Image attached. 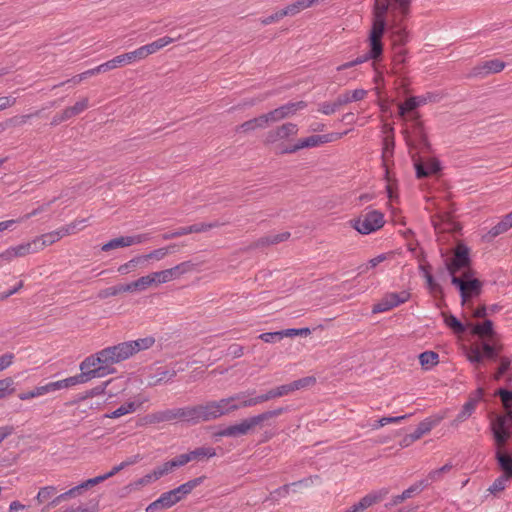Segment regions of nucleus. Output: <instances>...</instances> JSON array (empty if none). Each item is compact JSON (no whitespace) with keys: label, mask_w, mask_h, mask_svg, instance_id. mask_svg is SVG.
I'll return each instance as SVG.
<instances>
[{"label":"nucleus","mask_w":512,"mask_h":512,"mask_svg":"<svg viewBox=\"0 0 512 512\" xmlns=\"http://www.w3.org/2000/svg\"><path fill=\"white\" fill-rule=\"evenodd\" d=\"M497 395H499L502 401L506 414L496 417L491 423V431L497 448L495 457L504 472L502 475L512 478V455L503 452L511 437L509 421H512V391L501 388L498 390Z\"/></svg>","instance_id":"nucleus-1"},{"label":"nucleus","mask_w":512,"mask_h":512,"mask_svg":"<svg viewBox=\"0 0 512 512\" xmlns=\"http://www.w3.org/2000/svg\"><path fill=\"white\" fill-rule=\"evenodd\" d=\"M472 333L483 339L480 343H473L465 350L467 360L474 366L475 370H480L484 365V360H497L501 351V345L496 339V333L493 329V322L485 320L477 323L472 328Z\"/></svg>","instance_id":"nucleus-2"},{"label":"nucleus","mask_w":512,"mask_h":512,"mask_svg":"<svg viewBox=\"0 0 512 512\" xmlns=\"http://www.w3.org/2000/svg\"><path fill=\"white\" fill-rule=\"evenodd\" d=\"M285 408L280 407L274 410L265 411L258 415H254L243 419L240 423L233 424L225 427L218 432L221 437H240L250 434L256 426L261 425L263 422L280 416L285 412Z\"/></svg>","instance_id":"nucleus-3"},{"label":"nucleus","mask_w":512,"mask_h":512,"mask_svg":"<svg viewBox=\"0 0 512 512\" xmlns=\"http://www.w3.org/2000/svg\"><path fill=\"white\" fill-rule=\"evenodd\" d=\"M176 420L192 423L191 406L166 409L147 414L140 419V425H154Z\"/></svg>","instance_id":"nucleus-4"},{"label":"nucleus","mask_w":512,"mask_h":512,"mask_svg":"<svg viewBox=\"0 0 512 512\" xmlns=\"http://www.w3.org/2000/svg\"><path fill=\"white\" fill-rule=\"evenodd\" d=\"M384 215L378 210H369L351 221V226L360 234L368 235L383 227Z\"/></svg>","instance_id":"nucleus-5"},{"label":"nucleus","mask_w":512,"mask_h":512,"mask_svg":"<svg viewBox=\"0 0 512 512\" xmlns=\"http://www.w3.org/2000/svg\"><path fill=\"white\" fill-rule=\"evenodd\" d=\"M445 267L448 271L451 279L453 276H456L458 272L467 271L470 273V258H469V249L464 244H458L454 250V254L452 258H447L445 260Z\"/></svg>","instance_id":"nucleus-6"},{"label":"nucleus","mask_w":512,"mask_h":512,"mask_svg":"<svg viewBox=\"0 0 512 512\" xmlns=\"http://www.w3.org/2000/svg\"><path fill=\"white\" fill-rule=\"evenodd\" d=\"M451 283L459 289L462 304H465L469 298L481 293L482 283L478 279H469L467 271L463 272L462 277L453 276Z\"/></svg>","instance_id":"nucleus-7"},{"label":"nucleus","mask_w":512,"mask_h":512,"mask_svg":"<svg viewBox=\"0 0 512 512\" xmlns=\"http://www.w3.org/2000/svg\"><path fill=\"white\" fill-rule=\"evenodd\" d=\"M81 375L89 381L93 378H101L113 373V370H106L103 367L99 353L88 356L80 364Z\"/></svg>","instance_id":"nucleus-8"},{"label":"nucleus","mask_w":512,"mask_h":512,"mask_svg":"<svg viewBox=\"0 0 512 512\" xmlns=\"http://www.w3.org/2000/svg\"><path fill=\"white\" fill-rule=\"evenodd\" d=\"M297 133V124L292 122L284 123L274 129L269 130L265 135L264 143L268 145L277 144V148L279 145H283L280 142L289 140L290 137L296 136Z\"/></svg>","instance_id":"nucleus-9"},{"label":"nucleus","mask_w":512,"mask_h":512,"mask_svg":"<svg viewBox=\"0 0 512 512\" xmlns=\"http://www.w3.org/2000/svg\"><path fill=\"white\" fill-rule=\"evenodd\" d=\"M329 135H312L307 138H303L298 140L295 144L292 145H279L277 147L278 154H292L297 152L298 150L310 147H316L320 144L329 142Z\"/></svg>","instance_id":"nucleus-10"},{"label":"nucleus","mask_w":512,"mask_h":512,"mask_svg":"<svg viewBox=\"0 0 512 512\" xmlns=\"http://www.w3.org/2000/svg\"><path fill=\"white\" fill-rule=\"evenodd\" d=\"M410 298V293L408 291H401V292H392L386 294L383 299L374 305L372 311L373 313H381L386 312L394 307L399 306L402 303H405Z\"/></svg>","instance_id":"nucleus-11"},{"label":"nucleus","mask_w":512,"mask_h":512,"mask_svg":"<svg viewBox=\"0 0 512 512\" xmlns=\"http://www.w3.org/2000/svg\"><path fill=\"white\" fill-rule=\"evenodd\" d=\"M192 424L207 422L218 418L214 401L191 406Z\"/></svg>","instance_id":"nucleus-12"},{"label":"nucleus","mask_w":512,"mask_h":512,"mask_svg":"<svg viewBox=\"0 0 512 512\" xmlns=\"http://www.w3.org/2000/svg\"><path fill=\"white\" fill-rule=\"evenodd\" d=\"M89 107V99L87 97L81 98L73 106L65 108L62 112L57 113L52 121L51 125L56 126L62 122L71 119L84 112Z\"/></svg>","instance_id":"nucleus-13"},{"label":"nucleus","mask_w":512,"mask_h":512,"mask_svg":"<svg viewBox=\"0 0 512 512\" xmlns=\"http://www.w3.org/2000/svg\"><path fill=\"white\" fill-rule=\"evenodd\" d=\"M389 493L388 488H382L380 490L372 491L365 495L360 501L354 504L351 508L345 512H364L367 508L382 501Z\"/></svg>","instance_id":"nucleus-14"},{"label":"nucleus","mask_w":512,"mask_h":512,"mask_svg":"<svg viewBox=\"0 0 512 512\" xmlns=\"http://www.w3.org/2000/svg\"><path fill=\"white\" fill-rule=\"evenodd\" d=\"M385 19L374 18L372 29L369 35L370 46L373 47L375 54L383 53V45L381 42L382 36L385 31Z\"/></svg>","instance_id":"nucleus-15"},{"label":"nucleus","mask_w":512,"mask_h":512,"mask_svg":"<svg viewBox=\"0 0 512 512\" xmlns=\"http://www.w3.org/2000/svg\"><path fill=\"white\" fill-rule=\"evenodd\" d=\"M139 60H141V59H140V56L136 49L134 51L118 55V56L114 57L113 59L100 64V66H101L103 72H106V71L113 70L115 68L121 67L126 64H131V63L139 61Z\"/></svg>","instance_id":"nucleus-16"},{"label":"nucleus","mask_w":512,"mask_h":512,"mask_svg":"<svg viewBox=\"0 0 512 512\" xmlns=\"http://www.w3.org/2000/svg\"><path fill=\"white\" fill-rule=\"evenodd\" d=\"M180 38H181V36L178 37V39H180ZM175 40H177V38L165 36V37L159 38L149 44H146V45H143V46L137 48L140 59L141 60L145 59L149 55L156 53L157 51H159L163 47L167 46L168 44L173 43Z\"/></svg>","instance_id":"nucleus-17"},{"label":"nucleus","mask_w":512,"mask_h":512,"mask_svg":"<svg viewBox=\"0 0 512 512\" xmlns=\"http://www.w3.org/2000/svg\"><path fill=\"white\" fill-rule=\"evenodd\" d=\"M441 417H429L421 421L414 432L407 435V440L410 442H415L419 440L422 436L428 434L435 426H437Z\"/></svg>","instance_id":"nucleus-18"},{"label":"nucleus","mask_w":512,"mask_h":512,"mask_svg":"<svg viewBox=\"0 0 512 512\" xmlns=\"http://www.w3.org/2000/svg\"><path fill=\"white\" fill-rule=\"evenodd\" d=\"M432 223L435 230L439 232H454L459 229L458 224L451 219L448 213L433 216Z\"/></svg>","instance_id":"nucleus-19"},{"label":"nucleus","mask_w":512,"mask_h":512,"mask_svg":"<svg viewBox=\"0 0 512 512\" xmlns=\"http://www.w3.org/2000/svg\"><path fill=\"white\" fill-rule=\"evenodd\" d=\"M148 401L147 397H138L135 401L126 402L113 412L106 414V418H119L129 413L135 412L142 404Z\"/></svg>","instance_id":"nucleus-20"},{"label":"nucleus","mask_w":512,"mask_h":512,"mask_svg":"<svg viewBox=\"0 0 512 512\" xmlns=\"http://www.w3.org/2000/svg\"><path fill=\"white\" fill-rule=\"evenodd\" d=\"M176 503H178L177 497L174 495L172 490H170L162 493L157 500L149 504L146 508V512H154L158 509L170 508Z\"/></svg>","instance_id":"nucleus-21"},{"label":"nucleus","mask_w":512,"mask_h":512,"mask_svg":"<svg viewBox=\"0 0 512 512\" xmlns=\"http://www.w3.org/2000/svg\"><path fill=\"white\" fill-rule=\"evenodd\" d=\"M505 68V63L498 59H493L484 62L483 64L474 68V75L486 76L491 73L501 72Z\"/></svg>","instance_id":"nucleus-22"},{"label":"nucleus","mask_w":512,"mask_h":512,"mask_svg":"<svg viewBox=\"0 0 512 512\" xmlns=\"http://www.w3.org/2000/svg\"><path fill=\"white\" fill-rule=\"evenodd\" d=\"M205 479L206 476L194 478L192 480L187 481L184 484H181L177 488L172 489V492L177 497L178 502H180L183 498L190 494L196 487L201 485Z\"/></svg>","instance_id":"nucleus-23"},{"label":"nucleus","mask_w":512,"mask_h":512,"mask_svg":"<svg viewBox=\"0 0 512 512\" xmlns=\"http://www.w3.org/2000/svg\"><path fill=\"white\" fill-rule=\"evenodd\" d=\"M427 484L424 481L417 482L411 485L408 489L404 490L402 494L394 496L389 504L386 507L396 506L408 498H411L414 494L420 493Z\"/></svg>","instance_id":"nucleus-24"},{"label":"nucleus","mask_w":512,"mask_h":512,"mask_svg":"<svg viewBox=\"0 0 512 512\" xmlns=\"http://www.w3.org/2000/svg\"><path fill=\"white\" fill-rule=\"evenodd\" d=\"M478 394H479L478 398L470 399L468 402H466L464 404V406L462 407L461 411L458 413V415L454 419L453 425L457 426L459 423L464 422L465 420H467L472 415V413L475 411L476 404H477L478 400L482 396V390L481 389L478 390Z\"/></svg>","instance_id":"nucleus-25"},{"label":"nucleus","mask_w":512,"mask_h":512,"mask_svg":"<svg viewBox=\"0 0 512 512\" xmlns=\"http://www.w3.org/2000/svg\"><path fill=\"white\" fill-rule=\"evenodd\" d=\"M152 286H155V281H154L151 273L148 275H145V276H141L140 278H138L135 281L127 283V289H128V292H130V293L142 292Z\"/></svg>","instance_id":"nucleus-26"},{"label":"nucleus","mask_w":512,"mask_h":512,"mask_svg":"<svg viewBox=\"0 0 512 512\" xmlns=\"http://www.w3.org/2000/svg\"><path fill=\"white\" fill-rule=\"evenodd\" d=\"M289 237H290L289 232H282V233H277V234L266 235V236L259 238L254 243L253 246L255 248H259V247H264V246H268V245H274V244H278L280 242L286 241Z\"/></svg>","instance_id":"nucleus-27"},{"label":"nucleus","mask_w":512,"mask_h":512,"mask_svg":"<svg viewBox=\"0 0 512 512\" xmlns=\"http://www.w3.org/2000/svg\"><path fill=\"white\" fill-rule=\"evenodd\" d=\"M382 54H375L373 52V47L370 46V50L369 52H367L366 54L362 55V56H359L357 57L356 59L352 60V61H349V62H346L342 65H339L336 70L337 72H342L343 70H346V69H350L354 66H357V65H360L362 63H365L367 62L368 60L370 59H378Z\"/></svg>","instance_id":"nucleus-28"},{"label":"nucleus","mask_w":512,"mask_h":512,"mask_svg":"<svg viewBox=\"0 0 512 512\" xmlns=\"http://www.w3.org/2000/svg\"><path fill=\"white\" fill-rule=\"evenodd\" d=\"M195 267L196 265L192 261H184L166 270L168 271L169 278L172 281L180 278L186 273L192 272Z\"/></svg>","instance_id":"nucleus-29"},{"label":"nucleus","mask_w":512,"mask_h":512,"mask_svg":"<svg viewBox=\"0 0 512 512\" xmlns=\"http://www.w3.org/2000/svg\"><path fill=\"white\" fill-rule=\"evenodd\" d=\"M416 175L418 178H424L440 170V164L436 160L427 163H415Z\"/></svg>","instance_id":"nucleus-30"},{"label":"nucleus","mask_w":512,"mask_h":512,"mask_svg":"<svg viewBox=\"0 0 512 512\" xmlns=\"http://www.w3.org/2000/svg\"><path fill=\"white\" fill-rule=\"evenodd\" d=\"M367 95V91L364 89H355L353 91H346L342 94H340L337 97L338 104L342 107L343 105H346L348 103L354 102V101H360L364 99Z\"/></svg>","instance_id":"nucleus-31"},{"label":"nucleus","mask_w":512,"mask_h":512,"mask_svg":"<svg viewBox=\"0 0 512 512\" xmlns=\"http://www.w3.org/2000/svg\"><path fill=\"white\" fill-rule=\"evenodd\" d=\"M254 394L255 390H247L232 395V398H237L233 401V404L237 406V410L256 406V404H248L250 401H254V397H252Z\"/></svg>","instance_id":"nucleus-32"},{"label":"nucleus","mask_w":512,"mask_h":512,"mask_svg":"<svg viewBox=\"0 0 512 512\" xmlns=\"http://www.w3.org/2000/svg\"><path fill=\"white\" fill-rule=\"evenodd\" d=\"M98 353H99L100 359L102 361L103 367H105L106 370H112L110 368V366L120 362L113 346L104 348L101 351H99Z\"/></svg>","instance_id":"nucleus-33"},{"label":"nucleus","mask_w":512,"mask_h":512,"mask_svg":"<svg viewBox=\"0 0 512 512\" xmlns=\"http://www.w3.org/2000/svg\"><path fill=\"white\" fill-rule=\"evenodd\" d=\"M235 399L236 398H232L230 396V397H227V398H222V399H220L218 401H214L215 406H216V411H217V414H218V418H220L221 416L230 414V413H232L234 411H237V406H235L233 404V401Z\"/></svg>","instance_id":"nucleus-34"},{"label":"nucleus","mask_w":512,"mask_h":512,"mask_svg":"<svg viewBox=\"0 0 512 512\" xmlns=\"http://www.w3.org/2000/svg\"><path fill=\"white\" fill-rule=\"evenodd\" d=\"M60 240L59 232L57 230L51 231L41 235L40 237H36L34 239L37 251L43 250L46 246L52 245L53 243Z\"/></svg>","instance_id":"nucleus-35"},{"label":"nucleus","mask_w":512,"mask_h":512,"mask_svg":"<svg viewBox=\"0 0 512 512\" xmlns=\"http://www.w3.org/2000/svg\"><path fill=\"white\" fill-rule=\"evenodd\" d=\"M85 222L86 219H75L71 223L57 229V232H59L60 239L65 236L75 234L78 231L82 230L84 228Z\"/></svg>","instance_id":"nucleus-36"},{"label":"nucleus","mask_w":512,"mask_h":512,"mask_svg":"<svg viewBox=\"0 0 512 512\" xmlns=\"http://www.w3.org/2000/svg\"><path fill=\"white\" fill-rule=\"evenodd\" d=\"M99 73H103V70L100 65H98L92 69H89L87 71H84L78 75H75L72 78L68 79L67 81L62 82L58 85H55L54 88L62 86L66 83H73L74 85H77V84L81 83L83 80L87 79L88 77L95 76Z\"/></svg>","instance_id":"nucleus-37"},{"label":"nucleus","mask_w":512,"mask_h":512,"mask_svg":"<svg viewBox=\"0 0 512 512\" xmlns=\"http://www.w3.org/2000/svg\"><path fill=\"white\" fill-rule=\"evenodd\" d=\"M177 375V370L175 368L166 369L163 367H160L156 370V373L154 376H152V385H157L161 382H168L172 380Z\"/></svg>","instance_id":"nucleus-38"},{"label":"nucleus","mask_w":512,"mask_h":512,"mask_svg":"<svg viewBox=\"0 0 512 512\" xmlns=\"http://www.w3.org/2000/svg\"><path fill=\"white\" fill-rule=\"evenodd\" d=\"M265 127H266V120H264L262 115H260L259 117H255L253 119L245 121L244 123H242L241 125H239L236 128V131L247 133V132L253 131L257 128H265Z\"/></svg>","instance_id":"nucleus-39"},{"label":"nucleus","mask_w":512,"mask_h":512,"mask_svg":"<svg viewBox=\"0 0 512 512\" xmlns=\"http://www.w3.org/2000/svg\"><path fill=\"white\" fill-rule=\"evenodd\" d=\"M188 453H189L191 461H194V460L202 461L204 459L212 458L216 455V451L213 447H205V446L198 447Z\"/></svg>","instance_id":"nucleus-40"},{"label":"nucleus","mask_w":512,"mask_h":512,"mask_svg":"<svg viewBox=\"0 0 512 512\" xmlns=\"http://www.w3.org/2000/svg\"><path fill=\"white\" fill-rule=\"evenodd\" d=\"M418 358L422 368L425 370H429L439 363V355L434 351L422 352Z\"/></svg>","instance_id":"nucleus-41"},{"label":"nucleus","mask_w":512,"mask_h":512,"mask_svg":"<svg viewBox=\"0 0 512 512\" xmlns=\"http://www.w3.org/2000/svg\"><path fill=\"white\" fill-rule=\"evenodd\" d=\"M57 493V488L55 486H44L39 489L35 501L37 505H41L46 503L52 497H54Z\"/></svg>","instance_id":"nucleus-42"},{"label":"nucleus","mask_w":512,"mask_h":512,"mask_svg":"<svg viewBox=\"0 0 512 512\" xmlns=\"http://www.w3.org/2000/svg\"><path fill=\"white\" fill-rule=\"evenodd\" d=\"M157 480H158V478H157L156 474L154 473V471H152V472L144 475L143 477L131 482L127 486V488H129L130 490H139L142 487L147 486Z\"/></svg>","instance_id":"nucleus-43"},{"label":"nucleus","mask_w":512,"mask_h":512,"mask_svg":"<svg viewBox=\"0 0 512 512\" xmlns=\"http://www.w3.org/2000/svg\"><path fill=\"white\" fill-rule=\"evenodd\" d=\"M129 343L131 344V350L134 355L135 353H137L139 351L146 350V349H149L150 347H152L155 343V339H154V337L149 336V337L129 341Z\"/></svg>","instance_id":"nucleus-44"},{"label":"nucleus","mask_w":512,"mask_h":512,"mask_svg":"<svg viewBox=\"0 0 512 512\" xmlns=\"http://www.w3.org/2000/svg\"><path fill=\"white\" fill-rule=\"evenodd\" d=\"M86 382H88V381L84 378V376H82L81 374H78V375L63 379V380L55 381V386L58 391L61 389L69 388V387L75 386L77 384L86 383Z\"/></svg>","instance_id":"nucleus-45"},{"label":"nucleus","mask_w":512,"mask_h":512,"mask_svg":"<svg viewBox=\"0 0 512 512\" xmlns=\"http://www.w3.org/2000/svg\"><path fill=\"white\" fill-rule=\"evenodd\" d=\"M145 262L143 255L136 256L129 260L128 262L120 265L117 269V271L121 275H126L130 273L131 271L135 270L137 266L142 265Z\"/></svg>","instance_id":"nucleus-46"},{"label":"nucleus","mask_w":512,"mask_h":512,"mask_svg":"<svg viewBox=\"0 0 512 512\" xmlns=\"http://www.w3.org/2000/svg\"><path fill=\"white\" fill-rule=\"evenodd\" d=\"M311 7L309 0H297L296 2L287 5L283 11L285 16H293L298 14L300 11Z\"/></svg>","instance_id":"nucleus-47"},{"label":"nucleus","mask_w":512,"mask_h":512,"mask_svg":"<svg viewBox=\"0 0 512 512\" xmlns=\"http://www.w3.org/2000/svg\"><path fill=\"white\" fill-rule=\"evenodd\" d=\"M445 324L451 328L454 333L462 334L466 331L464 324H462L454 315L442 313Z\"/></svg>","instance_id":"nucleus-48"},{"label":"nucleus","mask_w":512,"mask_h":512,"mask_svg":"<svg viewBox=\"0 0 512 512\" xmlns=\"http://www.w3.org/2000/svg\"><path fill=\"white\" fill-rule=\"evenodd\" d=\"M125 292H128L127 284H120L100 290L98 293V297L100 299H106Z\"/></svg>","instance_id":"nucleus-49"},{"label":"nucleus","mask_w":512,"mask_h":512,"mask_svg":"<svg viewBox=\"0 0 512 512\" xmlns=\"http://www.w3.org/2000/svg\"><path fill=\"white\" fill-rule=\"evenodd\" d=\"M418 106H420V102H418L417 97H410L404 103L398 105V113L401 117H406L407 113L412 112Z\"/></svg>","instance_id":"nucleus-50"},{"label":"nucleus","mask_w":512,"mask_h":512,"mask_svg":"<svg viewBox=\"0 0 512 512\" xmlns=\"http://www.w3.org/2000/svg\"><path fill=\"white\" fill-rule=\"evenodd\" d=\"M306 106L307 105L304 101H298V102H289L287 104L280 106L279 108L283 114V117L287 118V117L294 115L297 110L304 109Z\"/></svg>","instance_id":"nucleus-51"},{"label":"nucleus","mask_w":512,"mask_h":512,"mask_svg":"<svg viewBox=\"0 0 512 512\" xmlns=\"http://www.w3.org/2000/svg\"><path fill=\"white\" fill-rule=\"evenodd\" d=\"M14 251L15 257H23L30 253H37V248L35 245L34 240L31 242L23 243L20 245H17L15 247H12Z\"/></svg>","instance_id":"nucleus-52"},{"label":"nucleus","mask_w":512,"mask_h":512,"mask_svg":"<svg viewBox=\"0 0 512 512\" xmlns=\"http://www.w3.org/2000/svg\"><path fill=\"white\" fill-rule=\"evenodd\" d=\"M412 133L415 138L419 141V143L425 147L429 145L428 138L425 132L423 122H417L416 124L411 125Z\"/></svg>","instance_id":"nucleus-53"},{"label":"nucleus","mask_w":512,"mask_h":512,"mask_svg":"<svg viewBox=\"0 0 512 512\" xmlns=\"http://www.w3.org/2000/svg\"><path fill=\"white\" fill-rule=\"evenodd\" d=\"M113 348L116 351V354H117L120 362L133 356V353L131 350V344L129 343V341L114 345Z\"/></svg>","instance_id":"nucleus-54"},{"label":"nucleus","mask_w":512,"mask_h":512,"mask_svg":"<svg viewBox=\"0 0 512 512\" xmlns=\"http://www.w3.org/2000/svg\"><path fill=\"white\" fill-rule=\"evenodd\" d=\"M127 241H128L127 236L114 238V239L108 241L107 243H105L104 245H102L101 249H102V251L107 252V251L117 249V248L129 247V244Z\"/></svg>","instance_id":"nucleus-55"},{"label":"nucleus","mask_w":512,"mask_h":512,"mask_svg":"<svg viewBox=\"0 0 512 512\" xmlns=\"http://www.w3.org/2000/svg\"><path fill=\"white\" fill-rule=\"evenodd\" d=\"M312 483H313L312 477L305 478V479L299 480L297 482H293L291 484H285L282 487H279L278 489H276L274 493H276L279 496L284 497L289 494L290 488L292 486H301V485L308 486Z\"/></svg>","instance_id":"nucleus-56"},{"label":"nucleus","mask_w":512,"mask_h":512,"mask_svg":"<svg viewBox=\"0 0 512 512\" xmlns=\"http://www.w3.org/2000/svg\"><path fill=\"white\" fill-rule=\"evenodd\" d=\"M511 477L501 475L499 476L493 484L488 488V491L493 494L494 496H497L500 492H502L507 485V482L509 481Z\"/></svg>","instance_id":"nucleus-57"},{"label":"nucleus","mask_w":512,"mask_h":512,"mask_svg":"<svg viewBox=\"0 0 512 512\" xmlns=\"http://www.w3.org/2000/svg\"><path fill=\"white\" fill-rule=\"evenodd\" d=\"M394 138L393 136H386L383 140V151H382V157L384 163H386L390 158L393 156L394 152Z\"/></svg>","instance_id":"nucleus-58"},{"label":"nucleus","mask_w":512,"mask_h":512,"mask_svg":"<svg viewBox=\"0 0 512 512\" xmlns=\"http://www.w3.org/2000/svg\"><path fill=\"white\" fill-rule=\"evenodd\" d=\"M220 224L218 222H214V223H197V224H193V225H190V226H186V229H187V233L188 234H192V233H201V232H206L212 228H215V227H218Z\"/></svg>","instance_id":"nucleus-59"},{"label":"nucleus","mask_w":512,"mask_h":512,"mask_svg":"<svg viewBox=\"0 0 512 512\" xmlns=\"http://www.w3.org/2000/svg\"><path fill=\"white\" fill-rule=\"evenodd\" d=\"M396 30L393 32V40L398 46H403L408 41V32L401 25H395Z\"/></svg>","instance_id":"nucleus-60"},{"label":"nucleus","mask_w":512,"mask_h":512,"mask_svg":"<svg viewBox=\"0 0 512 512\" xmlns=\"http://www.w3.org/2000/svg\"><path fill=\"white\" fill-rule=\"evenodd\" d=\"M389 8L393 10H397L392 0H386L382 4H379L378 1H376V9H375V17L374 18H381L384 19L387 11Z\"/></svg>","instance_id":"nucleus-61"},{"label":"nucleus","mask_w":512,"mask_h":512,"mask_svg":"<svg viewBox=\"0 0 512 512\" xmlns=\"http://www.w3.org/2000/svg\"><path fill=\"white\" fill-rule=\"evenodd\" d=\"M340 104H338V100L336 99L333 102H323L319 104L318 111L324 115H331L340 109Z\"/></svg>","instance_id":"nucleus-62"},{"label":"nucleus","mask_w":512,"mask_h":512,"mask_svg":"<svg viewBox=\"0 0 512 512\" xmlns=\"http://www.w3.org/2000/svg\"><path fill=\"white\" fill-rule=\"evenodd\" d=\"M509 229L510 227L508 226L505 219L502 217V219L488 231V235L494 238L497 237L498 235L507 232Z\"/></svg>","instance_id":"nucleus-63"},{"label":"nucleus","mask_w":512,"mask_h":512,"mask_svg":"<svg viewBox=\"0 0 512 512\" xmlns=\"http://www.w3.org/2000/svg\"><path fill=\"white\" fill-rule=\"evenodd\" d=\"M315 382H316L315 377L307 376V377H303L301 379L291 382V385L293 387V390L297 391V390L312 386L315 384Z\"/></svg>","instance_id":"nucleus-64"}]
</instances>
